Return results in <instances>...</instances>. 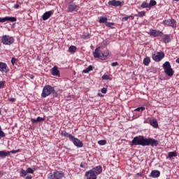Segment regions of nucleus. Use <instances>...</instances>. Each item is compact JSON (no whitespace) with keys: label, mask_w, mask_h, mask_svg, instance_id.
I'll return each instance as SVG.
<instances>
[{"label":"nucleus","mask_w":179,"mask_h":179,"mask_svg":"<svg viewBox=\"0 0 179 179\" xmlns=\"http://www.w3.org/2000/svg\"><path fill=\"white\" fill-rule=\"evenodd\" d=\"M160 142L155 138H145L143 136H136L130 143V146H157Z\"/></svg>","instance_id":"nucleus-1"},{"label":"nucleus","mask_w":179,"mask_h":179,"mask_svg":"<svg viewBox=\"0 0 179 179\" xmlns=\"http://www.w3.org/2000/svg\"><path fill=\"white\" fill-rule=\"evenodd\" d=\"M50 94H52L53 97H58V92L55 91V88H54V87L51 85H45L41 94L42 99L48 97Z\"/></svg>","instance_id":"nucleus-2"},{"label":"nucleus","mask_w":179,"mask_h":179,"mask_svg":"<svg viewBox=\"0 0 179 179\" xmlns=\"http://www.w3.org/2000/svg\"><path fill=\"white\" fill-rule=\"evenodd\" d=\"M93 55L94 58H99V59H101V61H106V59H107V57L110 55V51L106 50L104 51V52H103L101 50H100V48H97L94 50Z\"/></svg>","instance_id":"nucleus-3"},{"label":"nucleus","mask_w":179,"mask_h":179,"mask_svg":"<svg viewBox=\"0 0 179 179\" xmlns=\"http://www.w3.org/2000/svg\"><path fill=\"white\" fill-rule=\"evenodd\" d=\"M162 66L167 76L171 77L173 75H174V71H173V69L171 68L170 62H166Z\"/></svg>","instance_id":"nucleus-4"},{"label":"nucleus","mask_w":179,"mask_h":179,"mask_svg":"<svg viewBox=\"0 0 179 179\" xmlns=\"http://www.w3.org/2000/svg\"><path fill=\"white\" fill-rule=\"evenodd\" d=\"M1 43L4 45H12L15 43V38L9 35H3L1 38Z\"/></svg>","instance_id":"nucleus-5"},{"label":"nucleus","mask_w":179,"mask_h":179,"mask_svg":"<svg viewBox=\"0 0 179 179\" xmlns=\"http://www.w3.org/2000/svg\"><path fill=\"white\" fill-rule=\"evenodd\" d=\"M163 24L168 26V27H177V21L174 19H168L163 21Z\"/></svg>","instance_id":"nucleus-6"},{"label":"nucleus","mask_w":179,"mask_h":179,"mask_svg":"<svg viewBox=\"0 0 179 179\" xmlns=\"http://www.w3.org/2000/svg\"><path fill=\"white\" fill-rule=\"evenodd\" d=\"M78 10H79V6L76 5L73 1L69 2L67 7V12H78Z\"/></svg>","instance_id":"nucleus-7"},{"label":"nucleus","mask_w":179,"mask_h":179,"mask_svg":"<svg viewBox=\"0 0 179 179\" xmlns=\"http://www.w3.org/2000/svg\"><path fill=\"white\" fill-rule=\"evenodd\" d=\"M164 56L165 55L163 52H158L157 55L152 54V59L155 60V62H160Z\"/></svg>","instance_id":"nucleus-8"},{"label":"nucleus","mask_w":179,"mask_h":179,"mask_svg":"<svg viewBox=\"0 0 179 179\" xmlns=\"http://www.w3.org/2000/svg\"><path fill=\"white\" fill-rule=\"evenodd\" d=\"M0 72L1 73H8L9 72V67L5 62H0Z\"/></svg>","instance_id":"nucleus-9"},{"label":"nucleus","mask_w":179,"mask_h":179,"mask_svg":"<svg viewBox=\"0 0 179 179\" xmlns=\"http://www.w3.org/2000/svg\"><path fill=\"white\" fill-rule=\"evenodd\" d=\"M70 141H73V145H75L76 148H83V142L79 140V138H77L73 136V138H71Z\"/></svg>","instance_id":"nucleus-10"},{"label":"nucleus","mask_w":179,"mask_h":179,"mask_svg":"<svg viewBox=\"0 0 179 179\" xmlns=\"http://www.w3.org/2000/svg\"><path fill=\"white\" fill-rule=\"evenodd\" d=\"M150 36H152V37H160L163 36V31L156 30V29H150Z\"/></svg>","instance_id":"nucleus-11"},{"label":"nucleus","mask_w":179,"mask_h":179,"mask_svg":"<svg viewBox=\"0 0 179 179\" xmlns=\"http://www.w3.org/2000/svg\"><path fill=\"white\" fill-rule=\"evenodd\" d=\"M54 15V10H51L49 11H46L43 15H42V19L43 20H48L51 16Z\"/></svg>","instance_id":"nucleus-12"},{"label":"nucleus","mask_w":179,"mask_h":179,"mask_svg":"<svg viewBox=\"0 0 179 179\" xmlns=\"http://www.w3.org/2000/svg\"><path fill=\"white\" fill-rule=\"evenodd\" d=\"M108 5L110 6H122L124 5V2H121L120 1L112 0L108 1Z\"/></svg>","instance_id":"nucleus-13"},{"label":"nucleus","mask_w":179,"mask_h":179,"mask_svg":"<svg viewBox=\"0 0 179 179\" xmlns=\"http://www.w3.org/2000/svg\"><path fill=\"white\" fill-rule=\"evenodd\" d=\"M91 171H92V173H95L96 176H99V174H101L103 168L101 166H96L91 169Z\"/></svg>","instance_id":"nucleus-14"},{"label":"nucleus","mask_w":179,"mask_h":179,"mask_svg":"<svg viewBox=\"0 0 179 179\" xmlns=\"http://www.w3.org/2000/svg\"><path fill=\"white\" fill-rule=\"evenodd\" d=\"M85 176L87 177L88 179H97V175L91 170L85 173Z\"/></svg>","instance_id":"nucleus-15"},{"label":"nucleus","mask_w":179,"mask_h":179,"mask_svg":"<svg viewBox=\"0 0 179 179\" xmlns=\"http://www.w3.org/2000/svg\"><path fill=\"white\" fill-rule=\"evenodd\" d=\"M51 74L53 76H57L59 78V70H58V66H55L52 69H50Z\"/></svg>","instance_id":"nucleus-16"},{"label":"nucleus","mask_w":179,"mask_h":179,"mask_svg":"<svg viewBox=\"0 0 179 179\" xmlns=\"http://www.w3.org/2000/svg\"><path fill=\"white\" fill-rule=\"evenodd\" d=\"M149 177H152V178H158V177H160V172L157 170H153L151 171Z\"/></svg>","instance_id":"nucleus-17"},{"label":"nucleus","mask_w":179,"mask_h":179,"mask_svg":"<svg viewBox=\"0 0 179 179\" xmlns=\"http://www.w3.org/2000/svg\"><path fill=\"white\" fill-rule=\"evenodd\" d=\"M61 136H65L66 138H69V139H70V141L73 138V136H72V134L66 132V131H61Z\"/></svg>","instance_id":"nucleus-18"},{"label":"nucleus","mask_w":179,"mask_h":179,"mask_svg":"<svg viewBox=\"0 0 179 179\" xmlns=\"http://www.w3.org/2000/svg\"><path fill=\"white\" fill-rule=\"evenodd\" d=\"M150 124L153 128H159V123L156 119H152L150 120Z\"/></svg>","instance_id":"nucleus-19"},{"label":"nucleus","mask_w":179,"mask_h":179,"mask_svg":"<svg viewBox=\"0 0 179 179\" xmlns=\"http://www.w3.org/2000/svg\"><path fill=\"white\" fill-rule=\"evenodd\" d=\"M45 120V118L38 116V117H37L36 119H31V121L33 124H36L37 122H41L44 121Z\"/></svg>","instance_id":"nucleus-20"},{"label":"nucleus","mask_w":179,"mask_h":179,"mask_svg":"<svg viewBox=\"0 0 179 179\" xmlns=\"http://www.w3.org/2000/svg\"><path fill=\"white\" fill-rule=\"evenodd\" d=\"M9 155H10V152L9 151H7V152H6L5 150L0 151V157H1L2 159L5 157H8Z\"/></svg>","instance_id":"nucleus-21"},{"label":"nucleus","mask_w":179,"mask_h":179,"mask_svg":"<svg viewBox=\"0 0 179 179\" xmlns=\"http://www.w3.org/2000/svg\"><path fill=\"white\" fill-rule=\"evenodd\" d=\"M163 41L165 44H167V43H170L171 41V39L170 38V36L169 34H165L162 36Z\"/></svg>","instance_id":"nucleus-22"},{"label":"nucleus","mask_w":179,"mask_h":179,"mask_svg":"<svg viewBox=\"0 0 179 179\" xmlns=\"http://www.w3.org/2000/svg\"><path fill=\"white\" fill-rule=\"evenodd\" d=\"M17 18H16L15 17H6V22H17Z\"/></svg>","instance_id":"nucleus-23"},{"label":"nucleus","mask_w":179,"mask_h":179,"mask_svg":"<svg viewBox=\"0 0 179 179\" xmlns=\"http://www.w3.org/2000/svg\"><path fill=\"white\" fill-rule=\"evenodd\" d=\"M143 64L145 66H149V64H150V57H146L143 59Z\"/></svg>","instance_id":"nucleus-24"},{"label":"nucleus","mask_w":179,"mask_h":179,"mask_svg":"<svg viewBox=\"0 0 179 179\" xmlns=\"http://www.w3.org/2000/svg\"><path fill=\"white\" fill-rule=\"evenodd\" d=\"M55 175L56 179L62 178V177H64V173L59 172V171L55 172Z\"/></svg>","instance_id":"nucleus-25"},{"label":"nucleus","mask_w":179,"mask_h":179,"mask_svg":"<svg viewBox=\"0 0 179 179\" xmlns=\"http://www.w3.org/2000/svg\"><path fill=\"white\" fill-rule=\"evenodd\" d=\"M107 20H108V19H107V17H100L99 22V23H105V24H107V23L108 22H107Z\"/></svg>","instance_id":"nucleus-26"},{"label":"nucleus","mask_w":179,"mask_h":179,"mask_svg":"<svg viewBox=\"0 0 179 179\" xmlns=\"http://www.w3.org/2000/svg\"><path fill=\"white\" fill-rule=\"evenodd\" d=\"M168 157H169V159H171V157H177V152L174 151L168 152Z\"/></svg>","instance_id":"nucleus-27"},{"label":"nucleus","mask_w":179,"mask_h":179,"mask_svg":"<svg viewBox=\"0 0 179 179\" xmlns=\"http://www.w3.org/2000/svg\"><path fill=\"white\" fill-rule=\"evenodd\" d=\"M146 15V13L145 11H141L138 12V14L134 15V16L136 17H143V16Z\"/></svg>","instance_id":"nucleus-28"},{"label":"nucleus","mask_w":179,"mask_h":179,"mask_svg":"<svg viewBox=\"0 0 179 179\" xmlns=\"http://www.w3.org/2000/svg\"><path fill=\"white\" fill-rule=\"evenodd\" d=\"M157 4V2H156V1L155 0H150V3H148L150 8H152V6H156Z\"/></svg>","instance_id":"nucleus-29"},{"label":"nucleus","mask_w":179,"mask_h":179,"mask_svg":"<svg viewBox=\"0 0 179 179\" xmlns=\"http://www.w3.org/2000/svg\"><path fill=\"white\" fill-rule=\"evenodd\" d=\"M106 26L107 27H110V29H115L114 26H115V24L114 22H106Z\"/></svg>","instance_id":"nucleus-30"},{"label":"nucleus","mask_w":179,"mask_h":179,"mask_svg":"<svg viewBox=\"0 0 179 179\" xmlns=\"http://www.w3.org/2000/svg\"><path fill=\"white\" fill-rule=\"evenodd\" d=\"M48 179H57L56 176H55V172L52 173H50L48 175Z\"/></svg>","instance_id":"nucleus-31"},{"label":"nucleus","mask_w":179,"mask_h":179,"mask_svg":"<svg viewBox=\"0 0 179 179\" xmlns=\"http://www.w3.org/2000/svg\"><path fill=\"white\" fill-rule=\"evenodd\" d=\"M76 51V46L71 45L69 48V52H75Z\"/></svg>","instance_id":"nucleus-32"},{"label":"nucleus","mask_w":179,"mask_h":179,"mask_svg":"<svg viewBox=\"0 0 179 179\" xmlns=\"http://www.w3.org/2000/svg\"><path fill=\"white\" fill-rule=\"evenodd\" d=\"M20 176L21 177H26V176H27V171H25L24 169H21Z\"/></svg>","instance_id":"nucleus-33"},{"label":"nucleus","mask_w":179,"mask_h":179,"mask_svg":"<svg viewBox=\"0 0 179 179\" xmlns=\"http://www.w3.org/2000/svg\"><path fill=\"white\" fill-rule=\"evenodd\" d=\"M141 8H150L148 3H146L145 1L143 2L141 5Z\"/></svg>","instance_id":"nucleus-34"},{"label":"nucleus","mask_w":179,"mask_h":179,"mask_svg":"<svg viewBox=\"0 0 179 179\" xmlns=\"http://www.w3.org/2000/svg\"><path fill=\"white\" fill-rule=\"evenodd\" d=\"M1 138H5V132L2 131V127L0 126V140Z\"/></svg>","instance_id":"nucleus-35"},{"label":"nucleus","mask_w":179,"mask_h":179,"mask_svg":"<svg viewBox=\"0 0 179 179\" xmlns=\"http://www.w3.org/2000/svg\"><path fill=\"white\" fill-rule=\"evenodd\" d=\"M98 143L101 145L103 146L107 143V141L106 140H101L98 141Z\"/></svg>","instance_id":"nucleus-36"},{"label":"nucleus","mask_w":179,"mask_h":179,"mask_svg":"<svg viewBox=\"0 0 179 179\" xmlns=\"http://www.w3.org/2000/svg\"><path fill=\"white\" fill-rule=\"evenodd\" d=\"M134 111H141V113H142V111H145V107H143V106L138 107V108H136L134 110Z\"/></svg>","instance_id":"nucleus-37"},{"label":"nucleus","mask_w":179,"mask_h":179,"mask_svg":"<svg viewBox=\"0 0 179 179\" xmlns=\"http://www.w3.org/2000/svg\"><path fill=\"white\" fill-rule=\"evenodd\" d=\"M27 173H29V174H33V173H34V170L31 168H28L27 169Z\"/></svg>","instance_id":"nucleus-38"},{"label":"nucleus","mask_w":179,"mask_h":179,"mask_svg":"<svg viewBox=\"0 0 179 179\" xmlns=\"http://www.w3.org/2000/svg\"><path fill=\"white\" fill-rule=\"evenodd\" d=\"M103 80H108L110 79V76L108 75H103L102 76Z\"/></svg>","instance_id":"nucleus-39"},{"label":"nucleus","mask_w":179,"mask_h":179,"mask_svg":"<svg viewBox=\"0 0 179 179\" xmlns=\"http://www.w3.org/2000/svg\"><path fill=\"white\" fill-rule=\"evenodd\" d=\"M16 62H17V59H16V58H15V57H13V58L11 59V64H12L13 65H15V64H16Z\"/></svg>","instance_id":"nucleus-40"},{"label":"nucleus","mask_w":179,"mask_h":179,"mask_svg":"<svg viewBox=\"0 0 179 179\" xmlns=\"http://www.w3.org/2000/svg\"><path fill=\"white\" fill-rule=\"evenodd\" d=\"M5 81H0V89H3L5 87Z\"/></svg>","instance_id":"nucleus-41"},{"label":"nucleus","mask_w":179,"mask_h":179,"mask_svg":"<svg viewBox=\"0 0 179 179\" xmlns=\"http://www.w3.org/2000/svg\"><path fill=\"white\" fill-rule=\"evenodd\" d=\"M6 22V17H0V23H5Z\"/></svg>","instance_id":"nucleus-42"},{"label":"nucleus","mask_w":179,"mask_h":179,"mask_svg":"<svg viewBox=\"0 0 179 179\" xmlns=\"http://www.w3.org/2000/svg\"><path fill=\"white\" fill-rule=\"evenodd\" d=\"M101 93H103V94H106V93H107V88L103 87L101 90Z\"/></svg>","instance_id":"nucleus-43"},{"label":"nucleus","mask_w":179,"mask_h":179,"mask_svg":"<svg viewBox=\"0 0 179 179\" xmlns=\"http://www.w3.org/2000/svg\"><path fill=\"white\" fill-rule=\"evenodd\" d=\"M8 152H10V153H13V154L19 153V152H20V150H13L8 151Z\"/></svg>","instance_id":"nucleus-44"},{"label":"nucleus","mask_w":179,"mask_h":179,"mask_svg":"<svg viewBox=\"0 0 179 179\" xmlns=\"http://www.w3.org/2000/svg\"><path fill=\"white\" fill-rule=\"evenodd\" d=\"M128 19H129V16H127V17H122V21H123V22H127Z\"/></svg>","instance_id":"nucleus-45"},{"label":"nucleus","mask_w":179,"mask_h":179,"mask_svg":"<svg viewBox=\"0 0 179 179\" xmlns=\"http://www.w3.org/2000/svg\"><path fill=\"white\" fill-rule=\"evenodd\" d=\"M90 71L88 68L83 71V73H89Z\"/></svg>","instance_id":"nucleus-46"},{"label":"nucleus","mask_w":179,"mask_h":179,"mask_svg":"<svg viewBox=\"0 0 179 179\" xmlns=\"http://www.w3.org/2000/svg\"><path fill=\"white\" fill-rule=\"evenodd\" d=\"M120 64L117 62L111 64V66H118Z\"/></svg>","instance_id":"nucleus-47"},{"label":"nucleus","mask_w":179,"mask_h":179,"mask_svg":"<svg viewBox=\"0 0 179 179\" xmlns=\"http://www.w3.org/2000/svg\"><path fill=\"white\" fill-rule=\"evenodd\" d=\"M87 69H88V71H90H90H93V66L90 65V66L87 67Z\"/></svg>","instance_id":"nucleus-48"},{"label":"nucleus","mask_w":179,"mask_h":179,"mask_svg":"<svg viewBox=\"0 0 179 179\" xmlns=\"http://www.w3.org/2000/svg\"><path fill=\"white\" fill-rule=\"evenodd\" d=\"M19 6H19L18 3L15 4V5H14V8H15V9H19Z\"/></svg>","instance_id":"nucleus-49"},{"label":"nucleus","mask_w":179,"mask_h":179,"mask_svg":"<svg viewBox=\"0 0 179 179\" xmlns=\"http://www.w3.org/2000/svg\"><path fill=\"white\" fill-rule=\"evenodd\" d=\"M85 164H80V166L82 169H85L86 166H85Z\"/></svg>","instance_id":"nucleus-50"},{"label":"nucleus","mask_w":179,"mask_h":179,"mask_svg":"<svg viewBox=\"0 0 179 179\" xmlns=\"http://www.w3.org/2000/svg\"><path fill=\"white\" fill-rule=\"evenodd\" d=\"M26 179H31L33 177L31 175H27L25 178Z\"/></svg>","instance_id":"nucleus-51"},{"label":"nucleus","mask_w":179,"mask_h":179,"mask_svg":"<svg viewBox=\"0 0 179 179\" xmlns=\"http://www.w3.org/2000/svg\"><path fill=\"white\" fill-rule=\"evenodd\" d=\"M15 98H11V99H8V101H12V102H13V101H15Z\"/></svg>","instance_id":"nucleus-52"},{"label":"nucleus","mask_w":179,"mask_h":179,"mask_svg":"<svg viewBox=\"0 0 179 179\" xmlns=\"http://www.w3.org/2000/svg\"><path fill=\"white\" fill-rule=\"evenodd\" d=\"M128 17H129V19L131 18V20H134V17H135V15H129Z\"/></svg>","instance_id":"nucleus-53"},{"label":"nucleus","mask_w":179,"mask_h":179,"mask_svg":"<svg viewBox=\"0 0 179 179\" xmlns=\"http://www.w3.org/2000/svg\"><path fill=\"white\" fill-rule=\"evenodd\" d=\"M176 62H177V64H179V57L176 59Z\"/></svg>","instance_id":"nucleus-54"},{"label":"nucleus","mask_w":179,"mask_h":179,"mask_svg":"<svg viewBox=\"0 0 179 179\" xmlns=\"http://www.w3.org/2000/svg\"><path fill=\"white\" fill-rule=\"evenodd\" d=\"M30 79H34V76H31V77H30Z\"/></svg>","instance_id":"nucleus-55"},{"label":"nucleus","mask_w":179,"mask_h":179,"mask_svg":"<svg viewBox=\"0 0 179 179\" xmlns=\"http://www.w3.org/2000/svg\"><path fill=\"white\" fill-rule=\"evenodd\" d=\"M98 96H101V97H103V94H98Z\"/></svg>","instance_id":"nucleus-56"},{"label":"nucleus","mask_w":179,"mask_h":179,"mask_svg":"<svg viewBox=\"0 0 179 179\" xmlns=\"http://www.w3.org/2000/svg\"><path fill=\"white\" fill-rule=\"evenodd\" d=\"M137 176H141V173H137Z\"/></svg>","instance_id":"nucleus-57"}]
</instances>
